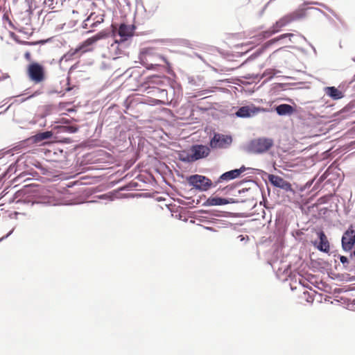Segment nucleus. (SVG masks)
<instances>
[{
	"label": "nucleus",
	"mask_w": 355,
	"mask_h": 355,
	"mask_svg": "<svg viewBox=\"0 0 355 355\" xmlns=\"http://www.w3.org/2000/svg\"><path fill=\"white\" fill-rule=\"evenodd\" d=\"M297 17V15L295 13L286 15L277 20L268 30L261 32L257 37L259 40L268 38L279 32L284 27L295 20Z\"/></svg>",
	"instance_id": "obj_1"
},
{
	"label": "nucleus",
	"mask_w": 355,
	"mask_h": 355,
	"mask_svg": "<svg viewBox=\"0 0 355 355\" xmlns=\"http://www.w3.org/2000/svg\"><path fill=\"white\" fill-rule=\"evenodd\" d=\"M26 75L28 79L35 85L42 84L46 79L45 67L37 62H31L27 66Z\"/></svg>",
	"instance_id": "obj_2"
},
{
	"label": "nucleus",
	"mask_w": 355,
	"mask_h": 355,
	"mask_svg": "<svg viewBox=\"0 0 355 355\" xmlns=\"http://www.w3.org/2000/svg\"><path fill=\"white\" fill-rule=\"evenodd\" d=\"M162 60L167 66L170 64L168 60L163 56L156 54L154 49L148 48L144 50L141 55V62L147 69H153L155 66H159V61Z\"/></svg>",
	"instance_id": "obj_3"
},
{
	"label": "nucleus",
	"mask_w": 355,
	"mask_h": 355,
	"mask_svg": "<svg viewBox=\"0 0 355 355\" xmlns=\"http://www.w3.org/2000/svg\"><path fill=\"white\" fill-rule=\"evenodd\" d=\"M273 145V141L268 138H259L252 140L249 146L250 150L254 153H262L268 150Z\"/></svg>",
	"instance_id": "obj_4"
},
{
	"label": "nucleus",
	"mask_w": 355,
	"mask_h": 355,
	"mask_svg": "<svg viewBox=\"0 0 355 355\" xmlns=\"http://www.w3.org/2000/svg\"><path fill=\"white\" fill-rule=\"evenodd\" d=\"M210 153L208 146L204 145H193L190 149V153L187 155L188 162H194L207 157Z\"/></svg>",
	"instance_id": "obj_5"
},
{
	"label": "nucleus",
	"mask_w": 355,
	"mask_h": 355,
	"mask_svg": "<svg viewBox=\"0 0 355 355\" xmlns=\"http://www.w3.org/2000/svg\"><path fill=\"white\" fill-rule=\"evenodd\" d=\"M188 182L200 191H207L211 186V181L209 178L200 175H191L188 178Z\"/></svg>",
	"instance_id": "obj_6"
},
{
	"label": "nucleus",
	"mask_w": 355,
	"mask_h": 355,
	"mask_svg": "<svg viewBox=\"0 0 355 355\" xmlns=\"http://www.w3.org/2000/svg\"><path fill=\"white\" fill-rule=\"evenodd\" d=\"M232 139L230 136L220 133H215L209 142L211 148H225L232 143Z\"/></svg>",
	"instance_id": "obj_7"
},
{
	"label": "nucleus",
	"mask_w": 355,
	"mask_h": 355,
	"mask_svg": "<svg viewBox=\"0 0 355 355\" xmlns=\"http://www.w3.org/2000/svg\"><path fill=\"white\" fill-rule=\"evenodd\" d=\"M355 244V225H351L343 234L342 246L344 250L350 251Z\"/></svg>",
	"instance_id": "obj_8"
},
{
	"label": "nucleus",
	"mask_w": 355,
	"mask_h": 355,
	"mask_svg": "<svg viewBox=\"0 0 355 355\" xmlns=\"http://www.w3.org/2000/svg\"><path fill=\"white\" fill-rule=\"evenodd\" d=\"M108 36V33L105 31H102L98 33L96 35L87 39L83 44H81L78 48H76L71 55H74L80 51L83 52L87 51L88 49L87 47L96 43L97 41L104 39Z\"/></svg>",
	"instance_id": "obj_9"
},
{
	"label": "nucleus",
	"mask_w": 355,
	"mask_h": 355,
	"mask_svg": "<svg viewBox=\"0 0 355 355\" xmlns=\"http://www.w3.org/2000/svg\"><path fill=\"white\" fill-rule=\"evenodd\" d=\"M268 180L275 187L281 188L286 191L293 190L291 183L285 180L280 176L275 175H269Z\"/></svg>",
	"instance_id": "obj_10"
},
{
	"label": "nucleus",
	"mask_w": 355,
	"mask_h": 355,
	"mask_svg": "<svg viewBox=\"0 0 355 355\" xmlns=\"http://www.w3.org/2000/svg\"><path fill=\"white\" fill-rule=\"evenodd\" d=\"M135 30L134 25L121 24L118 29V35L121 37V42H124L133 36Z\"/></svg>",
	"instance_id": "obj_11"
},
{
	"label": "nucleus",
	"mask_w": 355,
	"mask_h": 355,
	"mask_svg": "<svg viewBox=\"0 0 355 355\" xmlns=\"http://www.w3.org/2000/svg\"><path fill=\"white\" fill-rule=\"evenodd\" d=\"M260 111L259 108L254 106H243L240 107L236 112V115L239 117H250L257 114Z\"/></svg>",
	"instance_id": "obj_12"
},
{
	"label": "nucleus",
	"mask_w": 355,
	"mask_h": 355,
	"mask_svg": "<svg viewBox=\"0 0 355 355\" xmlns=\"http://www.w3.org/2000/svg\"><path fill=\"white\" fill-rule=\"evenodd\" d=\"M245 171V167L243 166L239 169H234L227 171L220 176L218 182H220L223 181H229L230 180L235 179L240 176V175Z\"/></svg>",
	"instance_id": "obj_13"
},
{
	"label": "nucleus",
	"mask_w": 355,
	"mask_h": 355,
	"mask_svg": "<svg viewBox=\"0 0 355 355\" xmlns=\"http://www.w3.org/2000/svg\"><path fill=\"white\" fill-rule=\"evenodd\" d=\"M318 234L320 239V243L317 246L318 249L324 252H329L330 250V246L327 236L322 231L319 232Z\"/></svg>",
	"instance_id": "obj_14"
},
{
	"label": "nucleus",
	"mask_w": 355,
	"mask_h": 355,
	"mask_svg": "<svg viewBox=\"0 0 355 355\" xmlns=\"http://www.w3.org/2000/svg\"><path fill=\"white\" fill-rule=\"evenodd\" d=\"M325 93L334 100L340 99L343 97L342 92L335 87H326Z\"/></svg>",
	"instance_id": "obj_15"
},
{
	"label": "nucleus",
	"mask_w": 355,
	"mask_h": 355,
	"mask_svg": "<svg viewBox=\"0 0 355 355\" xmlns=\"http://www.w3.org/2000/svg\"><path fill=\"white\" fill-rule=\"evenodd\" d=\"M230 202V201L228 200L219 197H211L209 198L207 200V203L209 206L223 205Z\"/></svg>",
	"instance_id": "obj_16"
},
{
	"label": "nucleus",
	"mask_w": 355,
	"mask_h": 355,
	"mask_svg": "<svg viewBox=\"0 0 355 355\" xmlns=\"http://www.w3.org/2000/svg\"><path fill=\"white\" fill-rule=\"evenodd\" d=\"M276 112L279 115L291 114L293 112V107L288 104H282L276 107Z\"/></svg>",
	"instance_id": "obj_17"
},
{
	"label": "nucleus",
	"mask_w": 355,
	"mask_h": 355,
	"mask_svg": "<svg viewBox=\"0 0 355 355\" xmlns=\"http://www.w3.org/2000/svg\"><path fill=\"white\" fill-rule=\"evenodd\" d=\"M293 33H284V34H282L275 38H273L268 42H266L264 44H263V48L266 49V48H268L269 46H270L271 45L274 44L275 43L277 42L278 41L281 40H283L286 37H289L291 39V37H293Z\"/></svg>",
	"instance_id": "obj_18"
},
{
	"label": "nucleus",
	"mask_w": 355,
	"mask_h": 355,
	"mask_svg": "<svg viewBox=\"0 0 355 355\" xmlns=\"http://www.w3.org/2000/svg\"><path fill=\"white\" fill-rule=\"evenodd\" d=\"M52 132L51 131H46L36 134L32 137L34 142H40L43 140L49 139L52 137Z\"/></svg>",
	"instance_id": "obj_19"
},
{
	"label": "nucleus",
	"mask_w": 355,
	"mask_h": 355,
	"mask_svg": "<svg viewBox=\"0 0 355 355\" xmlns=\"http://www.w3.org/2000/svg\"><path fill=\"white\" fill-rule=\"evenodd\" d=\"M146 84L148 85L149 87H154V85H159L163 83L161 77L158 76H152L146 78L145 82Z\"/></svg>",
	"instance_id": "obj_20"
},
{
	"label": "nucleus",
	"mask_w": 355,
	"mask_h": 355,
	"mask_svg": "<svg viewBox=\"0 0 355 355\" xmlns=\"http://www.w3.org/2000/svg\"><path fill=\"white\" fill-rule=\"evenodd\" d=\"M62 131L69 133H75L78 130V128L77 126L73 125H67L61 127Z\"/></svg>",
	"instance_id": "obj_21"
},
{
	"label": "nucleus",
	"mask_w": 355,
	"mask_h": 355,
	"mask_svg": "<svg viewBox=\"0 0 355 355\" xmlns=\"http://www.w3.org/2000/svg\"><path fill=\"white\" fill-rule=\"evenodd\" d=\"M119 42L117 40H114L110 46V51L114 50L115 55L121 53V52L119 49Z\"/></svg>",
	"instance_id": "obj_22"
},
{
	"label": "nucleus",
	"mask_w": 355,
	"mask_h": 355,
	"mask_svg": "<svg viewBox=\"0 0 355 355\" xmlns=\"http://www.w3.org/2000/svg\"><path fill=\"white\" fill-rule=\"evenodd\" d=\"M340 261L343 264L348 263V259L345 256H340Z\"/></svg>",
	"instance_id": "obj_23"
},
{
	"label": "nucleus",
	"mask_w": 355,
	"mask_h": 355,
	"mask_svg": "<svg viewBox=\"0 0 355 355\" xmlns=\"http://www.w3.org/2000/svg\"><path fill=\"white\" fill-rule=\"evenodd\" d=\"M103 21V16L100 17V19H98L96 22L93 23V24L92 25V26H96L97 24H100L101 22Z\"/></svg>",
	"instance_id": "obj_24"
},
{
	"label": "nucleus",
	"mask_w": 355,
	"mask_h": 355,
	"mask_svg": "<svg viewBox=\"0 0 355 355\" xmlns=\"http://www.w3.org/2000/svg\"><path fill=\"white\" fill-rule=\"evenodd\" d=\"M303 294L306 296V295H308L309 297H310V300L309 299H306L307 302H312L313 301V298L311 297V296L310 295L308 291H304L303 293Z\"/></svg>",
	"instance_id": "obj_25"
},
{
	"label": "nucleus",
	"mask_w": 355,
	"mask_h": 355,
	"mask_svg": "<svg viewBox=\"0 0 355 355\" xmlns=\"http://www.w3.org/2000/svg\"><path fill=\"white\" fill-rule=\"evenodd\" d=\"M24 57H25V58H26L27 60H31V53H30V52H26V53L24 54Z\"/></svg>",
	"instance_id": "obj_26"
},
{
	"label": "nucleus",
	"mask_w": 355,
	"mask_h": 355,
	"mask_svg": "<svg viewBox=\"0 0 355 355\" xmlns=\"http://www.w3.org/2000/svg\"><path fill=\"white\" fill-rule=\"evenodd\" d=\"M12 233V231H10L8 234H6V236H2L1 239H0V242L3 240L5 238H7L10 234Z\"/></svg>",
	"instance_id": "obj_27"
},
{
	"label": "nucleus",
	"mask_w": 355,
	"mask_h": 355,
	"mask_svg": "<svg viewBox=\"0 0 355 355\" xmlns=\"http://www.w3.org/2000/svg\"><path fill=\"white\" fill-rule=\"evenodd\" d=\"M67 84H69V77L67 78Z\"/></svg>",
	"instance_id": "obj_28"
},
{
	"label": "nucleus",
	"mask_w": 355,
	"mask_h": 355,
	"mask_svg": "<svg viewBox=\"0 0 355 355\" xmlns=\"http://www.w3.org/2000/svg\"><path fill=\"white\" fill-rule=\"evenodd\" d=\"M92 14L89 16V17L88 18L87 20H89L92 18Z\"/></svg>",
	"instance_id": "obj_29"
},
{
	"label": "nucleus",
	"mask_w": 355,
	"mask_h": 355,
	"mask_svg": "<svg viewBox=\"0 0 355 355\" xmlns=\"http://www.w3.org/2000/svg\"><path fill=\"white\" fill-rule=\"evenodd\" d=\"M70 90H71V88H70V87H68V88L67 89V91H70Z\"/></svg>",
	"instance_id": "obj_30"
}]
</instances>
